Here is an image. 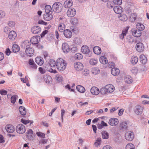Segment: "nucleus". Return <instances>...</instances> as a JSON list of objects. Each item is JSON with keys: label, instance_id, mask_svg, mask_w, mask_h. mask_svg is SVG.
<instances>
[{"label": "nucleus", "instance_id": "nucleus-1", "mask_svg": "<svg viewBox=\"0 0 149 149\" xmlns=\"http://www.w3.org/2000/svg\"><path fill=\"white\" fill-rule=\"evenodd\" d=\"M67 65L66 62L61 58H59L56 60V68L60 72L64 70Z\"/></svg>", "mask_w": 149, "mask_h": 149}, {"label": "nucleus", "instance_id": "nucleus-2", "mask_svg": "<svg viewBox=\"0 0 149 149\" xmlns=\"http://www.w3.org/2000/svg\"><path fill=\"white\" fill-rule=\"evenodd\" d=\"M52 8L54 11L57 13H58L62 10V5L60 2H56L53 4Z\"/></svg>", "mask_w": 149, "mask_h": 149}, {"label": "nucleus", "instance_id": "nucleus-3", "mask_svg": "<svg viewBox=\"0 0 149 149\" xmlns=\"http://www.w3.org/2000/svg\"><path fill=\"white\" fill-rule=\"evenodd\" d=\"M17 132L19 134H23L26 131L25 126L22 124H19L17 125L16 128Z\"/></svg>", "mask_w": 149, "mask_h": 149}, {"label": "nucleus", "instance_id": "nucleus-4", "mask_svg": "<svg viewBox=\"0 0 149 149\" xmlns=\"http://www.w3.org/2000/svg\"><path fill=\"white\" fill-rule=\"evenodd\" d=\"M76 11L73 8H69L66 14L68 17H74L76 14Z\"/></svg>", "mask_w": 149, "mask_h": 149}, {"label": "nucleus", "instance_id": "nucleus-5", "mask_svg": "<svg viewBox=\"0 0 149 149\" xmlns=\"http://www.w3.org/2000/svg\"><path fill=\"white\" fill-rule=\"evenodd\" d=\"M125 137L126 140L132 141L134 137L133 133L130 131H127L125 134Z\"/></svg>", "mask_w": 149, "mask_h": 149}, {"label": "nucleus", "instance_id": "nucleus-6", "mask_svg": "<svg viewBox=\"0 0 149 149\" xmlns=\"http://www.w3.org/2000/svg\"><path fill=\"white\" fill-rule=\"evenodd\" d=\"M62 49L63 52L66 54L68 53L70 50V48L69 45L67 43L64 42L62 44Z\"/></svg>", "mask_w": 149, "mask_h": 149}, {"label": "nucleus", "instance_id": "nucleus-7", "mask_svg": "<svg viewBox=\"0 0 149 149\" xmlns=\"http://www.w3.org/2000/svg\"><path fill=\"white\" fill-rule=\"evenodd\" d=\"M119 123L118 119L116 118H110L108 122L109 124L111 126H115L117 125Z\"/></svg>", "mask_w": 149, "mask_h": 149}, {"label": "nucleus", "instance_id": "nucleus-8", "mask_svg": "<svg viewBox=\"0 0 149 149\" xmlns=\"http://www.w3.org/2000/svg\"><path fill=\"white\" fill-rule=\"evenodd\" d=\"M40 37L39 36H36L32 37L30 40L31 42L33 44H38L40 40Z\"/></svg>", "mask_w": 149, "mask_h": 149}, {"label": "nucleus", "instance_id": "nucleus-9", "mask_svg": "<svg viewBox=\"0 0 149 149\" xmlns=\"http://www.w3.org/2000/svg\"><path fill=\"white\" fill-rule=\"evenodd\" d=\"M74 67L75 69L77 71L81 70L84 68L83 64L80 62H77L74 64Z\"/></svg>", "mask_w": 149, "mask_h": 149}, {"label": "nucleus", "instance_id": "nucleus-10", "mask_svg": "<svg viewBox=\"0 0 149 149\" xmlns=\"http://www.w3.org/2000/svg\"><path fill=\"white\" fill-rule=\"evenodd\" d=\"M136 49L138 52H142L144 49L143 44L141 42L137 43L136 46Z\"/></svg>", "mask_w": 149, "mask_h": 149}, {"label": "nucleus", "instance_id": "nucleus-11", "mask_svg": "<svg viewBox=\"0 0 149 149\" xmlns=\"http://www.w3.org/2000/svg\"><path fill=\"white\" fill-rule=\"evenodd\" d=\"M5 129L6 131L9 133H12L15 131V128L12 125L8 124L5 127Z\"/></svg>", "mask_w": 149, "mask_h": 149}, {"label": "nucleus", "instance_id": "nucleus-12", "mask_svg": "<svg viewBox=\"0 0 149 149\" xmlns=\"http://www.w3.org/2000/svg\"><path fill=\"white\" fill-rule=\"evenodd\" d=\"M91 92L93 95H97L100 93L99 89L96 87L93 86L90 90Z\"/></svg>", "mask_w": 149, "mask_h": 149}, {"label": "nucleus", "instance_id": "nucleus-13", "mask_svg": "<svg viewBox=\"0 0 149 149\" xmlns=\"http://www.w3.org/2000/svg\"><path fill=\"white\" fill-rule=\"evenodd\" d=\"M143 108L140 106H136L134 109V111L135 113L139 115L141 114L143 112Z\"/></svg>", "mask_w": 149, "mask_h": 149}, {"label": "nucleus", "instance_id": "nucleus-14", "mask_svg": "<svg viewBox=\"0 0 149 149\" xmlns=\"http://www.w3.org/2000/svg\"><path fill=\"white\" fill-rule=\"evenodd\" d=\"M132 34L133 36L136 37H140L142 34L141 31L136 29H132Z\"/></svg>", "mask_w": 149, "mask_h": 149}, {"label": "nucleus", "instance_id": "nucleus-15", "mask_svg": "<svg viewBox=\"0 0 149 149\" xmlns=\"http://www.w3.org/2000/svg\"><path fill=\"white\" fill-rule=\"evenodd\" d=\"M32 33L35 34H37L39 33L41 31L40 27L38 26H35L33 27L31 30Z\"/></svg>", "mask_w": 149, "mask_h": 149}, {"label": "nucleus", "instance_id": "nucleus-16", "mask_svg": "<svg viewBox=\"0 0 149 149\" xmlns=\"http://www.w3.org/2000/svg\"><path fill=\"white\" fill-rule=\"evenodd\" d=\"M44 78L45 81L47 84H50L52 83L53 79L50 76L46 75L44 76Z\"/></svg>", "mask_w": 149, "mask_h": 149}, {"label": "nucleus", "instance_id": "nucleus-17", "mask_svg": "<svg viewBox=\"0 0 149 149\" xmlns=\"http://www.w3.org/2000/svg\"><path fill=\"white\" fill-rule=\"evenodd\" d=\"M64 36L67 38H71L72 36V33L71 31L69 29H66L63 31Z\"/></svg>", "mask_w": 149, "mask_h": 149}, {"label": "nucleus", "instance_id": "nucleus-18", "mask_svg": "<svg viewBox=\"0 0 149 149\" xmlns=\"http://www.w3.org/2000/svg\"><path fill=\"white\" fill-rule=\"evenodd\" d=\"M17 36L16 33L14 31H12L10 32L9 34L8 37L9 38L12 40H14Z\"/></svg>", "mask_w": 149, "mask_h": 149}, {"label": "nucleus", "instance_id": "nucleus-19", "mask_svg": "<svg viewBox=\"0 0 149 149\" xmlns=\"http://www.w3.org/2000/svg\"><path fill=\"white\" fill-rule=\"evenodd\" d=\"M137 16L135 13H132L129 17V20L131 22H134L137 19Z\"/></svg>", "mask_w": 149, "mask_h": 149}, {"label": "nucleus", "instance_id": "nucleus-20", "mask_svg": "<svg viewBox=\"0 0 149 149\" xmlns=\"http://www.w3.org/2000/svg\"><path fill=\"white\" fill-rule=\"evenodd\" d=\"M81 51L83 53L85 54H88L90 52L89 49L86 45L83 46L81 47Z\"/></svg>", "mask_w": 149, "mask_h": 149}, {"label": "nucleus", "instance_id": "nucleus-21", "mask_svg": "<svg viewBox=\"0 0 149 149\" xmlns=\"http://www.w3.org/2000/svg\"><path fill=\"white\" fill-rule=\"evenodd\" d=\"M27 138L30 140H32L33 138V131L31 129L28 130L27 132Z\"/></svg>", "mask_w": 149, "mask_h": 149}, {"label": "nucleus", "instance_id": "nucleus-22", "mask_svg": "<svg viewBox=\"0 0 149 149\" xmlns=\"http://www.w3.org/2000/svg\"><path fill=\"white\" fill-rule=\"evenodd\" d=\"M73 5V2L72 0H66L64 3V6L66 8L70 7Z\"/></svg>", "mask_w": 149, "mask_h": 149}, {"label": "nucleus", "instance_id": "nucleus-23", "mask_svg": "<svg viewBox=\"0 0 149 149\" xmlns=\"http://www.w3.org/2000/svg\"><path fill=\"white\" fill-rule=\"evenodd\" d=\"M115 12L118 14H120L123 12V9L120 6H117L113 8Z\"/></svg>", "mask_w": 149, "mask_h": 149}, {"label": "nucleus", "instance_id": "nucleus-24", "mask_svg": "<svg viewBox=\"0 0 149 149\" xmlns=\"http://www.w3.org/2000/svg\"><path fill=\"white\" fill-rule=\"evenodd\" d=\"M139 59L140 62L143 64H145L147 63V58L144 54L141 55L139 56Z\"/></svg>", "mask_w": 149, "mask_h": 149}, {"label": "nucleus", "instance_id": "nucleus-25", "mask_svg": "<svg viewBox=\"0 0 149 149\" xmlns=\"http://www.w3.org/2000/svg\"><path fill=\"white\" fill-rule=\"evenodd\" d=\"M105 87L108 93H112L115 90V87L112 85H107L105 86Z\"/></svg>", "mask_w": 149, "mask_h": 149}, {"label": "nucleus", "instance_id": "nucleus-26", "mask_svg": "<svg viewBox=\"0 0 149 149\" xmlns=\"http://www.w3.org/2000/svg\"><path fill=\"white\" fill-rule=\"evenodd\" d=\"M128 122L126 121H123L121 122L120 124V128L122 130H126L128 127Z\"/></svg>", "mask_w": 149, "mask_h": 149}, {"label": "nucleus", "instance_id": "nucleus-27", "mask_svg": "<svg viewBox=\"0 0 149 149\" xmlns=\"http://www.w3.org/2000/svg\"><path fill=\"white\" fill-rule=\"evenodd\" d=\"M35 62L39 65H41L44 63L43 58L41 57H37L36 58Z\"/></svg>", "mask_w": 149, "mask_h": 149}, {"label": "nucleus", "instance_id": "nucleus-28", "mask_svg": "<svg viewBox=\"0 0 149 149\" xmlns=\"http://www.w3.org/2000/svg\"><path fill=\"white\" fill-rule=\"evenodd\" d=\"M26 54L29 56H32L33 55L34 50L31 48L29 47L27 48L25 51Z\"/></svg>", "mask_w": 149, "mask_h": 149}, {"label": "nucleus", "instance_id": "nucleus-29", "mask_svg": "<svg viewBox=\"0 0 149 149\" xmlns=\"http://www.w3.org/2000/svg\"><path fill=\"white\" fill-rule=\"evenodd\" d=\"M29 64L30 65V67L33 69H36L37 68V66L35 63L33 59H29Z\"/></svg>", "mask_w": 149, "mask_h": 149}, {"label": "nucleus", "instance_id": "nucleus-30", "mask_svg": "<svg viewBox=\"0 0 149 149\" xmlns=\"http://www.w3.org/2000/svg\"><path fill=\"white\" fill-rule=\"evenodd\" d=\"M111 72L113 75L116 76L119 74L120 72V71L118 68H115L111 69Z\"/></svg>", "mask_w": 149, "mask_h": 149}, {"label": "nucleus", "instance_id": "nucleus-31", "mask_svg": "<svg viewBox=\"0 0 149 149\" xmlns=\"http://www.w3.org/2000/svg\"><path fill=\"white\" fill-rule=\"evenodd\" d=\"M52 18L53 15L52 13H46L44 16V19L47 21L51 20Z\"/></svg>", "mask_w": 149, "mask_h": 149}, {"label": "nucleus", "instance_id": "nucleus-32", "mask_svg": "<svg viewBox=\"0 0 149 149\" xmlns=\"http://www.w3.org/2000/svg\"><path fill=\"white\" fill-rule=\"evenodd\" d=\"M138 61V58L136 56H132L130 59L131 63L132 64H136Z\"/></svg>", "mask_w": 149, "mask_h": 149}, {"label": "nucleus", "instance_id": "nucleus-33", "mask_svg": "<svg viewBox=\"0 0 149 149\" xmlns=\"http://www.w3.org/2000/svg\"><path fill=\"white\" fill-rule=\"evenodd\" d=\"M94 53L96 54H100L101 52V48L98 46H96L93 48Z\"/></svg>", "mask_w": 149, "mask_h": 149}, {"label": "nucleus", "instance_id": "nucleus-34", "mask_svg": "<svg viewBox=\"0 0 149 149\" xmlns=\"http://www.w3.org/2000/svg\"><path fill=\"white\" fill-rule=\"evenodd\" d=\"M128 29H125L123 30L122 33L119 35V38L122 39L123 40L124 38V37L127 34L128 32Z\"/></svg>", "mask_w": 149, "mask_h": 149}, {"label": "nucleus", "instance_id": "nucleus-35", "mask_svg": "<svg viewBox=\"0 0 149 149\" xmlns=\"http://www.w3.org/2000/svg\"><path fill=\"white\" fill-rule=\"evenodd\" d=\"M124 81L126 83L130 84L133 81V79L131 77L127 76L125 77Z\"/></svg>", "mask_w": 149, "mask_h": 149}, {"label": "nucleus", "instance_id": "nucleus-36", "mask_svg": "<svg viewBox=\"0 0 149 149\" xmlns=\"http://www.w3.org/2000/svg\"><path fill=\"white\" fill-rule=\"evenodd\" d=\"M20 50V47L19 46L16 44H14L12 47V51L15 53L18 52Z\"/></svg>", "mask_w": 149, "mask_h": 149}, {"label": "nucleus", "instance_id": "nucleus-37", "mask_svg": "<svg viewBox=\"0 0 149 149\" xmlns=\"http://www.w3.org/2000/svg\"><path fill=\"white\" fill-rule=\"evenodd\" d=\"M21 114L22 115H25L26 114V111L25 108L23 106H20L19 108Z\"/></svg>", "mask_w": 149, "mask_h": 149}, {"label": "nucleus", "instance_id": "nucleus-38", "mask_svg": "<svg viewBox=\"0 0 149 149\" xmlns=\"http://www.w3.org/2000/svg\"><path fill=\"white\" fill-rule=\"evenodd\" d=\"M76 88L79 92L81 93H84L86 91L85 88L81 85L77 86Z\"/></svg>", "mask_w": 149, "mask_h": 149}, {"label": "nucleus", "instance_id": "nucleus-39", "mask_svg": "<svg viewBox=\"0 0 149 149\" xmlns=\"http://www.w3.org/2000/svg\"><path fill=\"white\" fill-rule=\"evenodd\" d=\"M100 61L103 64H105L108 63V60L107 58L104 56H101L100 58Z\"/></svg>", "mask_w": 149, "mask_h": 149}, {"label": "nucleus", "instance_id": "nucleus-40", "mask_svg": "<svg viewBox=\"0 0 149 149\" xmlns=\"http://www.w3.org/2000/svg\"><path fill=\"white\" fill-rule=\"evenodd\" d=\"M136 28L139 30L141 31L145 29V26L143 24L138 23L136 25Z\"/></svg>", "mask_w": 149, "mask_h": 149}, {"label": "nucleus", "instance_id": "nucleus-41", "mask_svg": "<svg viewBox=\"0 0 149 149\" xmlns=\"http://www.w3.org/2000/svg\"><path fill=\"white\" fill-rule=\"evenodd\" d=\"M45 10L46 13H52V8L50 5H47L45 6Z\"/></svg>", "mask_w": 149, "mask_h": 149}, {"label": "nucleus", "instance_id": "nucleus-42", "mask_svg": "<svg viewBox=\"0 0 149 149\" xmlns=\"http://www.w3.org/2000/svg\"><path fill=\"white\" fill-rule=\"evenodd\" d=\"M65 28V26L64 24L63 23H60L59 24L58 26V30L61 32H62L64 31V29Z\"/></svg>", "mask_w": 149, "mask_h": 149}, {"label": "nucleus", "instance_id": "nucleus-43", "mask_svg": "<svg viewBox=\"0 0 149 149\" xmlns=\"http://www.w3.org/2000/svg\"><path fill=\"white\" fill-rule=\"evenodd\" d=\"M120 20L123 21H126L128 19V17L125 14L121 15L119 17Z\"/></svg>", "mask_w": 149, "mask_h": 149}, {"label": "nucleus", "instance_id": "nucleus-44", "mask_svg": "<svg viewBox=\"0 0 149 149\" xmlns=\"http://www.w3.org/2000/svg\"><path fill=\"white\" fill-rule=\"evenodd\" d=\"M49 63L50 66L52 67H56V61H55L53 59H50Z\"/></svg>", "mask_w": 149, "mask_h": 149}, {"label": "nucleus", "instance_id": "nucleus-45", "mask_svg": "<svg viewBox=\"0 0 149 149\" xmlns=\"http://www.w3.org/2000/svg\"><path fill=\"white\" fill-rule=\"evenodd\" d=\"M102 137L103 139H107L109 138V134L106 131H102Z\"/></svg>", "mask_w": 149, "mask_h": 149}, {"label": "nucleus", "instance_id": "nucleus-46", "mask_svg": "<svg viewBox=\"0 0 149 149\" xmlns=\"http://www.w3.org/2000/svg\"><path fill=\"white\" fill-rule=\"evenodd\" d=\"M21 121L22 123L25 125H26L29 123H30V125H31V124H32L33 123V121H30L29 120H24L23 118L21 119Z\"/></svg>", "mask_w": 149, "mask_h": 149}, {"label": "nucleus", "instance_id": "nucleus-47", "mask_svg": "<svg viewBox=\"0 0 149 149\" xmlns=\"http://www.w3.org/2000/svg\"><path fill=\"white\" fill-rule=\"evenodd\" d=\"M125 149H135V146L133 144L128 143L126 146Z\"/></svg>", "mask_w": 149, "mask_h": 149}, {"label": "nucleus", "instance_id": "nucleus-48", "mask_svg": "<svg viewBox=\"0 0 149 149\" xmlns=\"http://www.w3.org/2000/svg\"><path fill=\"white\" fill-rule=\"evenodd\" d=\"M92 73L94 74H96L100 72L99 69L97 68H93L91 70Z\"/></svg>", "mask_w": 149, "mask_h": 149}, {"label": "nucleus", "instance_id": "nucleus-49", "mask_svg": "<svg viewBox=\"0 0 149 149\" xmlns=\"http://www.w3.org/2000/svg\"><path fill=\"white\" fill-rule=\"evenodd\" d=\"M74 58L78 60H80L83 58L82 54L80 53H77L74 55Z\"/></svg>", "mask_w": 149, "mask_h": 149}, {"label": "nucleus", "instance_id": "nucleus-50", "mask_svg": "<svg viewBox=\"0 0 149 149\" xmlns=\"http://www.w3.org/2000/svg\"><path fill=\"white\" fill-rule=\"evenodd\" d=\"M71 22L73 24L75 25L78 24V21L77 18H73L71 19Z\"/></svg>", "mask_w": 149, "mask_h": 149}, {"label": "nucleus", "instance_id": "nucleus-51", "mask_svg": "<svg viewBox=\"0 0 149 149\" xmlns=\"http://www.w3.org/2000/svg\"><path fill=\"white\" fill-rule=\"evenodd\" d=\"M36 134L38 137L44 139L45 137V134L41 132H37Z\"/></svg>", "mask_w": 149, "mask_h": 149}, {"label": "nucleus", "instance_id": "nucleus-52", "mask_svg": "<svg viewBox=\"0 0 149 149\" xmlns=\"http://www.w3.org/2000/svg\"><path fill=\"white\" fill-rule=\"evenodd\" d=\"M97 63V60L93 58L90 60V63L91 65H94L96 64Z\"/></svg>", "mask_w": 149, "mask_h": 149}, {"label": "nucleus", "instance_id": "nucleus-53", "mask_svg": "<svg viewBox=\"0 0 149 149\" xmlns=\"http://www.w3.org/2000/svg\"><path fill=\"white\" fill-rule=\"evenodd\" d=\"M107 90L105 86V87L102 88L100 89V93L103 95L106 94L108 93Z\"/></svg>", "mask_w": 149, "mask_h": 149}, {"label": "nucleus", "instance_id": "nucleus-54", "mask_svg": "<svg viewBox=\"0 0 149 149\" xmlns=\"http://www.w3.org/2000/svg\"><path fill=\"white\" fill-rule=\"evenodd\" d=\"M101 143V138H98L96 140V142L95 143L94 145L95 146L97 147L100 145Z\"/></svg>", "mask_w": 149, "mask_h": 149}, {"label": "nucleus", "instance_id": "nucleus-55", "mask_svg": "<svg viewBox=\"0 0 149 149\" xmlns=\"http://www.w3.org/2000/svg\"><path fill=\"white\" fill-rule=\"evenodd\" d=\"M18 96L17 95H16L12 96L11 98V102L14 104L16 102V101L17 99L16 98Z\"/></svg>", "mask_w": 149, "mask_h": 149}, {"label": "nucleus", "instance_id": "nucleus-56", "mask_svg": "<svg viewBox=\"0 0 149 149\" xmlns=\"http://www.w3.org/2000/svg\"><path fill=\"white\" fill-rule=\"evenodd\" d=\"M70 50L72 52L74 53L77 51V48L75 46H72L70 48Z\"/></svg>", "mask_w": 149, "mask_h": 149}, {"label": "nucleus", "instance_id": "nucleus-57", "mask_svg": "<svg viewBox=\"0 0 149 149\" xmlns=\"http://www.w3.org/2000/svg\"><path fill=\"white\" fill-rule=\"evenodd\" d=\"M113 3L115 5H120L122 3V0H113Z\"/></svg>", "mask_w": 149, "mask_h": 149}, {"label": "nucleus", "instance_id": "nucleus-58", "mask_svg": "<svg viewBox=\"0 0 149 149\" xmlns=\"http://www.w3.org/2000/svg\"><path fill=\"white\" fill-rule=\"evenodd\" d=\"M8 25L10 27L13 28L15 26V23L14 22L10 21L8 23Z\"/></svg>", "mask_w": 149, "mask_h": 149}, {"label": "nucleus", "instance_id": "nucleus-59", "mask_svg": "<svg viewBox=\"0 0 149 149\" xmlns=\"http://www.w3.org/2000/svg\"><path fill=\"white\" fill-rule=\"evenodd\" d=\"M56 80L59 82H61L62 81V77L60 75L57 74L56 76Z\"/></svg>", "mask_w": 149, "mask_h": 149}, {"label": "nucleus", "instance_id": "nucleus-60", "mask_svg": "<svg viewBox=\"0 0 149 149\" xmlns=\"http://www.w3.org/2000/svg\"><path fill=\"white\" fill-rule=\"evenodd\" d=\"M127 41L130 43H132L134 41V39L133 37H129L127 38Z\"/></svg>", "mask_w": 149, "mask_h": 149}, {"label": "nucleus", "instance_id": "nucleus-61", "mask_svg": "<svg viewBox=\"0 0 149 149\" xmlns=\"http://www.w3.org/2000/svg\"><path fill=\"white\" fill-rule=\"evenodd\" d=\"M7 91L4 89L0 90V94L2 95H5L7 94Z\"/></svg>", "mask_w": 149, "mask_h": 149}, {"label": "nucleus", "instance_id": "nucleus-62", "mask_svg": "<svg viewBox=\"0 0 149 149\" xmlns=\"http://www.w3.org/2000/svg\"><path fill=\"white\" fill-rule=\"evenodd\" d=\"M38 70L40 72L41 74H43L45 73L46 72L45 70L42 67H39L38 68Z\"/></svg>", "mask_w": 149, "mask_h": 149}, {"label": "nucleus", "instance_id": "nucleus-63", "mask_svg": "<svg viewBox=\"0 0 149 149\" xmlns=\"http://www.w3.org/2000/svg\"><path fill=\"white\" fill-rule=\"evenodd\" d=\"M89 73V70L87 69H84V70L83 72V74L85 76H87L88 75Z\"/></svg>", "mask_w": 149, "mask_h": 149}, {"label": "nucleus", "instance_id": "nucleus-64", "mask_svg": "<svg viewBox=\"0 0 149 149\" xmlns=\"http://www.w3.org/2000/svg\"><path fill=\"white\" fill-rule=\"evenodd\" d=\"M11 52L9 48H6L5 51V53L7 55L9 56Z\"/></svg>", "mask_w": 149, "mask_h": 149}]
</instances>
